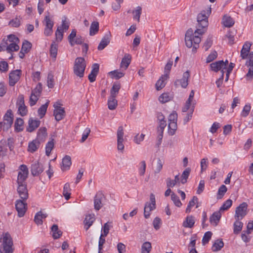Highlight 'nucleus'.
<instances>
[{"mask_svg":"<svg viewBox=\"0 0 253 253\" xmlns=\"http://www.w3.org/2000/svg\"><path fill=\"white\" fill-rule=\"evenodd\" d=\"M211 13V8L209 7L207 10H203L197 16L198 28L193 32L192 29H188L185 37V44L188 48L193 46L192 51L195 52L199 47V44L201 42V38L199 35L204 34L208 26V16Z\"/></svg>","mask_w":253,"mask_h":253,"instance_id":"nucleus-1","label":"nucleus"},{"mask_svg":"<svg viewBox=\"0 0 253 253\" xmlns=\"http://www.w3.org/2000/svg\"><path fill=\"white\" fill-rule=\"evenodd\" d=\"M19 42V40L17 37L14 35H9L5 42V50L8 53L18 51L19 49V46L18 45Z\"/></svg>","mask_w":253,"mask_h":253,"instance_id":"nucleus-2","label":"nucleus"},{"mask_svg":"<svg viewBox=\"0 0 253 253\" xmlns=\"http://www.w3.org/2000/svg\"><path fill=\"white\" fill-rule=\"evenodd\" d=\"M85 67L86 62L84 59L81 57H77L75 59L73 67L74 73L78 77L82 78L84 76Z\"/></svg>","mask_w":253,"mask_h":253,"instance_id":"nucleus-3","label":"nucleus"},{"mask_svg":"<svg viewBox=\"0 0 253 253\" xmlns=\"http://www.w3.org/2000/svg\"><path fill=\"white\" fill-rule=\"evenodd\" d=\"M1 240L2 250L1 253H13V241L10 235L8 233L3 234Z\"/></svg>","mask_w":253,"mask_h":253,"instance_id":"nucleus-4","label":"nucleus"},{"mask_svg":"<svg viewBox=\"0 0 253 253\" xmlns=\"http://www.w3.org/2000/svg\"><path fill=\"white\" fill-rule=\"evenodd\" d=\"M150 203L146 202L144 209V215L145 218L150 216V212L156 208V200L155 195L151 193L150 195Z\"/></svg>","mask_w":253,"mask_h":253,"instance_id":"nucleus-5","label":"nucleus"},{"mask_svg":"<svg viewBox=\"0 0 253 253\" xmlns=\"http://www.w3.org/2000/svg\"><path fill=\"white\" fill-rule=\"evenodd\" d=\"M177 114L175 112H173L169 117V133L172 135L174 134L177 128Z\"/></svg>","mask_w":253,"mask_h":253,"instance_id":"nucleus-6","label":"nucleus"},{"mask_svg":"<svg viewBox=\"0 0 253 253\" xmlns=\"http://www.w3.org/2000/svg\"><path fill=\"white\" fill-rule=\"evenodd\" d=\"M248 205L243 202L237 207L235 210V218L237 219H242L247 214Z\"/></svg>","mask_w":253,"mask_h":253,"instance_id":"nucleus-7","label":"nucleus"},{"mask_svg":"<svg viewBox=\"0 0 253 253\" xmlns=\"http://www.w3.org/2000/svg\"><path fill=\"white\" fill-rule=\"evenodd\" d=\"M21 75V70H15L10 72L9 74V84L11 86H14L19 80Z\"/></svg>","mask_w":253,"mask_h":253,"instance_id":"nucleus-8","label":"nucleus"},{"mask_svg":"<svg viewBox=\"0 0 253 253\" xmlns=\"http://www.w3.org/2000/svg\"><path fill=\"white\" fill-rule=\"evenodd\" d=\"M44 22L45 26L44 30V34L46 36L51 35L53 33V21L50 19L49 16L46 15L45 16Z\"/></svg>","mask_w":253,"mask_h":253,"instance_id":"nucleus-9","label":"nucleus"},{"mask_svg":"<svg viewBox=\"0 0 253 253\" xmlns=\"http://www.w3.org/2000/svg\"><path fill=\"white\" fill-rule=\"evenodd\" d=\"M190 76V72L189 71H186L183 73L181 79L176 80L175 81V86L176 87H178L180 85L182 87L186 88L188 84Z\"/></svg>","mask_w":253,"mask_h":253,"instance_id":"nucleus-10","label":"nucleus"},{"mask_svg":"<svg viewBox=\"0 0 253 253\" xmlns=\"http://www.w3.org/2000/svg\"><path fill=\"white\" fill-rule=\"evenodd\" d=\"M26 200H18L15 203V208L18 212V215L19 217H22L24 215L27 210V204L25 202Z\"/></svg>","mask_w":253,"mask_h":253,"instance_id":"nucleus-11","label":"nucleus"},{"mask_svg":"<svg viewBox=\"0 0 253 253\" xmlns=\"http://www.w3.org/2000/svg\"><path fill=\"white\" fill-rule=\"evenodd\" d=\"M2 123L4 130H7L11 127L13 123L12 113L11 110L7 111L4 116V122Z\"/></svg>","mask_w":253,"mask_h":253,"instance_id":"nucleus-12","label":"nucleus"},{"mask_svg":"<svg viewBox=\"0 0 253 253\" xmlns=\"http://www.w3.org/2000/svg\"><path fill=\"white\" fill-rule=\"evenodd\" d=\"M105 198L104 195L102 192L99 191L95 195L94 198V207L96 211H99L102 207V201Z\"/></svg>","mask_w":253,"mask_h":253,"instance_id":"nucleus-13","label":"nucleus"},{"mask_svg":"<svg viewBox=\"0 0 253 253\" xmlns=\"http://www.w3.org/2000/svg\"><path fill=\"white\" fill-rule=\"evenodd\" d=\"M124 130L123 127L120 126L117 130V148L119 151H123L124 149Z\"/></svg>","mask_w":253,"mask_h":253,"instance_id":"nucleus-14","label":"nucleus"},{"mask_svg":"<svg viewBox=\"0 0 253 253\" xmlns=\"http://www.w3.org/2000/svg\"><path fill=\"white\" fill-rule=\"evenodd\" d=\"M40 121L32 118H30L28 121V126L26 128L27 131L29 132L34 131L40 126Z\"/></svg>","mask_w":253,"mask_h":253,"instance_id":"nucleus-15","label":"nucleus"},{"mask_svg":"<svg viewBox=\"0 0 253 253\" xmlns=\"http://www.w3.org/2000/svg\"><path fill=\"white\" fill-rule=\"evenodd\" d=\"M225 66L223 60L216 61L210 64L211 70L216 72L218 71H221V74L223 72L224 73V70L225 69Z\"/></svg>","mask_w":253,"mask_h":253,"instance_id":"nucleus-16","label":"nucleus"},{"mask_svg":"<svg viewBox=\"0 0 253 253\" xmlns=\"http://www.w3.org/2000/svg\"><path fill=\"white\" fill-rule=\"evenodd\" d=\"M17 192L20 198L23 200H26L28 198V192L27 188V185H18Z\"/></svg>","mask_w":253,"mask_h":253,"instance_id":"nucleus-17","label":"nucleus"},{"mask_svg":"<svg viewBox=\"0 0 253 253\" xmlns=\"http://www.w3.org/2000/svg\"><path fill=\"white\" fill-rule=\"evenodd\" d=\"M131 56L130 54L126 53L122 58L121 64V69L126 70L131 62Z\"/></svg>","mask_w":253,"mask_h":253,"instance_id":"nucleus-18","label":"nucleus"},{"mask_svg":"<svg viewBox=\"0 0 253 253\" xmlns=\"http://www.w3.org/2000/svg\"><path fill=\"white\" fill-rule=\"evenodd\" d=\"M99 66L97 63L93 64L91 73L88 75V80L90 82H93L95 81L97 75L99 72Z\"/></svg>","mask_w":253,"mask_h":253,"instance_id":"nucleus-19","label":"nucleus"},{"mask_svg":"<svg viewBox=\"0 0 253 253\" xmlns=\"http://www.w3.org/2000/svg\"><path fill=\"white\" fill-rule=\"evenodd\" d=\"M251 45V43L248 42H246L243 45L241 51V56L243 59H245L249 56Z\"/></svg>","mask_w":253,"mask_h":253,"instance_id":"nucleus-20","label":"nucleus"},{"mask_svg":"<svg viewBox=\"0 0 253 253\" xmlns=\"http://www.w3.org/2000/svg\"><path fill=\"white\" fill-rule=\"evenodd\" d=\"M41 142L38 139L33 140L32 141L29 143L28 151L30 153H34L36 152L40 147Z\"/></svg>","mask_w":253,"mask_h":253,"instance_id":"nucleus-21","label":"nucleus"},{"mask_svg":"<svg viewBox=\"0 0 253 253\" xmlns=\"http://www.w3.org/2000/svg\"><path fill=\"white\" fill-rule=\"evenodd\" d=\"M32 174H40L43 171V166L38 162L34 163L31 168Z\"/></svg>","mask_w":253,"mask_h":253,"instance_id":"nucleus-22","label":"nucleus"},{"mask_svg":"<svg viewBox=\"0 0 253 253\" xmlns=\"http://www.w3.org/2000/svg\"><path fill=\"white\" fill-rule=\"evenodd\" d=\"M72 164L71 158L70 156L66 155L62 159V165L61 168L64 172L68 169Z\"/></svg>","mask_w":253,"mask_h":253,"instance_id":"nucleus-23","label":"nucleus"},{"mask_svg":"<svg viewBox=\"0 0 253 253\" xmlns=\"http://www.w3.org/2000/svg\"><path fill=\"white\" fill-rule=\"evenodd\" d=\"M168 77V73L164 74L159 80L157 82L156 84V88L158 90H161L162 89L165 85V81L167 80Z\"/></svg>","mask_w":253,"mask_h":253,"instance_id":"nucleus-24","label":"nucleus"},{"mask_svg":"<svg viewBox=\"0 0 253 253\" xmlns=\"http://www.w3.org/2000/svg\"><path fill=\"white\" fill-rule=\"evenodd\" d=\"M221 214L219 211H216L213 213L210 218V221L211 224L214 226H216L218 222L220 220Z\"/></svg>","mask_w":253,"mask_h":253,"instance_id":"nucleus-25","label":"nucleus"},{"mask_svg":"<svg viewBox=\"0 0 253 253\" xmlns=\"http://www.w3.org/2000/svg\"><path fill=\"white\" fill-rule=\"evenodd\" d=\"M94 220L95 217L93 214H88L86 216L84 221V228L86 230H87L89 229V228L92 225Z\"/></svg>","mask_w":253,"mask_h":253,"instance_id":"nucleus-26","label":"nucleus"},{"mask_svg":"<svg viewBox=\"0 0 253 253\" xmlns=\"http://www.w3.org/2000/svg\"><path fill=\"white\" fill-rule=\"evenodd\" d=\"M47 215L46 213H43L42 211H40L38 212L34 218V221L37 225H42L43 223L42 219L45 218Z\"/></svg>","mask_w":253,"mask_h":253,"instance_id":"nucleus-27","label":"nucleus"},{"mask_svg":"<svg viewBox=\"0 0 253 253\" xmlns=\"http://www.w3.org/2000/svg\"><path fill=\"white\" fill-rule=\"evenodd\" d=\"M222 23L225 27L230 28L234 24V21L231 16L224 15Z\"/></svg>","mask_w":253,"mask_h":253,"instance_id":"nucleus-28","label":"nucleus"},{"mask_svg":"<svg viewBox=\"0 0 253 253\" xmlns=\"http://www.w3.org/2000/svg\"><path fill=\"white\" fill-rule=\"evenodd\" d=\"M53 115L57 121H59L62 120L65 116V111L64 109L54 110Z\"/></svg>","mask_w":253,"mask_h":253,"instance_id":"nucleus-29","label":"nucleus"},{"mask_svg":"<svg viewBox=\"0 0 253 253\" xmlns=\"http://www.w3.org/2000/svg\"><path fill=\"white\" fill-rule=\"evenodd\" d=\"M110 41L109 36L108 35H106L102 39L98 46L97 49L99 50L103 49L109 43Z\"/></svg>","mask_w":253,"mask_h":253,"instance_id":"nucleus-30","label":"nucleus"},{"mask_svg":"<svg viewBox=\"0 0 253 253\" xmlns=\"http://www.w3.org/2000/svg\"><path fill=\"white\" fill-rule=\"evenodd\" d=\"M125 70L121 69V71L118 70H115L112 71H111L109 73V74L111 76L112 78H115L117 80L125 76V73L124 72Z\"/></svg>","mask_w":253,"mask_h":253,"instance_id":"nucleus-31","label":"nucleus"},{"mask_svg":"<svg viewBox=\"0 0 253 253\" xmlns=\"http://www.w3.org/2000/svg\"><path fill=\"white\" fill-rule=\"evenodd\" d=\"M51 232H52V236L54 239H57L62 235V232L58 229V226L54 224L51 227Z\"/></svg>","mask_w":253,"mask_h":253,"instance_id":"nucleus-32","label":"nucleus"},{"mask_svg":"<svg viewBox=\"0 0 253 253\" xmlns=\"http://www.w3.org/2000/svg\"><path fill=\"white\" fill-rule=\"evenodd\" d=\"M49 103V101H47L44 104L42 105L38 109V113L40 118H42L45 115Z\"/></svg>","mask_w":253,"mask_h":253,"instance_id":"nucleus-33","label":"nucleus"},{"mask_svg":"<svg viewBox=\"0 0 253 253\" xmlns=\"http://www.w3.org/2000/svg\"><path fill=\"white\" fill-rule=\"evenodd\" d=\"M99 30V23L97 21L93 22L90 26L89 30V35L91 36L95 35Z\"/></svg>","mask_w":253,"mask_h":253,"instance_id":"nucleus-34","label":"nucleus"},{"mask_svg":"<svg viewBox=\"0 0 253 253\" xmlns=\"http://www.w3.org/2000/svg\"><path fill=\"white\" fill-rule=\"evenodd\" d=\"M240 219H236V221L234 223V233L238 234L242 230L243 223L240 221Z\"/></svg>","mask_w":253,"mask_h":253,"instance_id":"nucleus-35","label":"nucleus"},{"mask_svg":"<svg viewBox=\"0 0 253 253\" xmlns=\"http://www.w3.org/2000/svg\"><path fill=\"white\" fill-rule=\"evenodd\" d=\"M116 97H113L110 96L108 100V106L110 110H113L116 109L117 106V100L115 98Z\"/></svg>","mask_w":253,"mask_h":253,"instance_id":"nucleus-36","label":"nucleus"},{"mask_svg":"<svg viewBox=\"0 0 253 253\" xmlns=\"http://www.w3.org/2000/svg\"><path fill=\"white\" fill-rule=\"evenodd\" d=\"M224 243L221 240H217L212 245V250L213 252H217L223 247Z\"/></svg>","mask_w":253,"mask_h":253,"instance_id":"nucleus-37","label":"nucleus"},{"mask_svg":"<svg viewBox=\"0 0 253 253\" xmlns=\"http://www.w3.org/2000/svg\"><path fill=\"white\" fill-rule=\"evenodd\" d=\"M195 223L194 218L192 216H187L186 221L183 223V226L185 227L191 228Z\"/></svg>","mask_w":253,"mask_h":253,"instance_id":"nucleus-38","label":"nucleus"},{"mask_svg":"<svg viewBox=\"0 0 253 253\" xmlns=\"http://www.w3.org/2000/svg\"><path fill=\"white\" fill-rule=\"evenodd\" d=\"M24 121L21 118H17L15 122V129L17 132L21 131L23 130V126Z\"/></svg>","mask_w":253,"mask_h":253,"instance_id":"nucleus-39","label":"nucleus"},{"mask_svg":"<svg viewBox=\"0 0 253 253\" xmlns=\"http://www.w3.org/2000/svg\"><path fill=\"white\" fill-rule=\"evenodd\" d=\"M152 249L151 244L149 242H144L141 246V253H150Z\"/></svg>","mask_w":253,"mask_h":253,"instance_id":"nucleus-40","label":"nucleus"},{"mask_svg":"<svg viewBox=\"0 0 253 253\" xmlns=\"http://www.w3.org/2000/svg\"><path fill=\"white\" fill-rule=\"evenodd\" d=\"M71 188L70 187V185L69 183H67L64 185L63 188V194L65 197L66 200H68L70 198V193Z\"/></svg>","mask_w":253,"mask_h":253,"instance_id":"nucleus-41","label":"nucleus"},{"mask_svg":"<svg viewBox=\"0 0 253 253\" xmlns=\"http://www.w3.org/2000/svg\"><path fill=\"white\" fill-rule=\"evenodd\" d=\"M120 89V84H114L110 90V96L113 97H116Z\"/></svg>","mask_w":253,"mask_h":253,"instance_id":"nucleus-42","label":"nucleus"},{"mask_svg":"<svg viewBox=\"0 0 253 253\" xmlns=\"http://www.w3.org/2000/svg\"><path fill=\"white\" fill-rule=\"evenodd\" d=\"M132 13L133 14V18L135 20H137L138 22H139L140 21V15L142 13V8L140 6H138L136 7V8L135 10H134L132 11Z\"/></svg>","mask_w":253,"mask_h":253,"instance_id":"nucleus-43","label":"nucleus"},{"mask_svg":"<svg viewBox=\"0 0 253 253\" xmlns=\"http://www.w3.org/2000/svg\"><path fill=\"white\" fill-rule=\"evenodd\" d=\"M57 54V45L55 43V42H53L50 48V56L55 60Z\"/></svg>","mask_w":253,"mask_h":253,"instance_id":"nucleus-44","label":"nucleus"},{"mask_svg":"<svg viewBox=\"0 0 253 253\" xmlns=\"http://www.w3.org/2000/svg\"><path fill=\"white\" fill-rule=\"evenodd\" d=\"M47 136L46 128L45 127H41L38 132V140H43L44 138Z\"/></svg>","mask_w":253,"mask_h":253,"instance_id":"nucleus-45","label":"nucleus"},{"mask_svg":"<svg viewBox=\"0 0 253 253\" xmlns=\"http://www.w3.org/2000/svg\"><path fill=\"white\" fill-rule=\"evenodd\" d=\"M198 199L196 196H194L189 202L186 209V212L189 213L191 211V209L193 207L196 203H198Z\"/></svg>","mask_w":253,"mask_h":253,"instance_id":"nucleus-46","label":"nucleus"},{"mask_svg":"<svg viewBox=\"0 0 253 253\" xmlns=\"http://www.w3.org/2000/svg\"><path fill=\"white\" fill-rule=\"evenodd\" d=\"M54 147V142L53 139H52L51 141L48 142V143L46 145L45 147V153L47 156H49L50 154L51 151L53 149Z\"/></svg>","mask_w":253,"mask_h":253,"instance_id":"nucleus-47","label":"nucleus"},{"mask_svg":"<svg viewBox=\"0 0 253 253\" xmlns=\"http://www.w3.org/2000/svg\"><path fill=\"white\" fill-rule=\"evenodd\" d=\"M189 175H176L175 177H177L178 180L177 185H179L180 183L184 184L186 183Z\"/></svg>","mask_w":253,"mask_h":253,"instance_id":"nucleus-48","label":"nucleus"},{"mask_svg":"<svg viewBox=\"0 0 253 253\" xmlns=\"http://www.w3.org/2000/svg\"><path fill=\"white\" fill-rule=\"evenodd\" d=\"M32 47V44L27 41H25L22 44L21 49L22 51L28 53Z\"/></svg>","mask_w":253,"mask_h":253,"instance_id":"nucleus-49","label":"nucleus"},{"mask_svg":"<svg viewBox=\"0 0 253 253\" xmlns=\"http://www.w3.org/2000/svg\"><path fill=\"white\" fill-rule=\"evenodd\" d=\"M42 90V84L41 83H39L36 87L32 90L31 93H33L38 96H41Z\"/></svg>","mask_w":253,"mask_h":253,"instance_id":"nucleus-50","label":"nucleus"},{"mask_svg":"<svg viewBox=\"0 0 253 253\" xmlns=\"http://www.w3.org/2000/svg\"><path fill=\"white\" fill-rule=\"evenodd\" d=\"M27 178V175H18L17 183L18 185H27L26 180Z\"/></svg>","mask_w":253,"mask_h":253,"instance_id":"nucleus-51","label":"nucleus"},{"mask_svg":"<svg viewBox=\"0 0 253 253\" xmlns=\"http://www.w3.org/2000/svg\"><path fill=\"white\" fill-rule=\"evenodd\" d=\"M171 199L176 206L178 207L181 206L182 203L180 202L179 197L175 194L173 193L171 194Z\"/></svg>","mask_w":253,"mask_h":253,"instance_id":"nucleus-52","label":"nucleus"},{"mask_svg":"<svg viewBox=\"0 0 253 253\" xmlns=\"http://www.w3.org/2000/svg\"><path fill=\"white\" fill-rule=\"evenodd\" d=\"M232 204V201L230 199L226 200L220 207L219 211H224L228 209Z\"/></svg>","mask_w":253,"mask_h":253,"instance_id":"nucleus-53","label":"nucleus"},{"mask_svg":"<svg viewBox=\"0 0 253 253\" xmlns=\"http://www.w3.org/2000/svg\"><path fill=\"white\" fill-rule=\"evenodd\" d=\"M76 30L74 29L68 37L69 42L72 46L74 45V40L76 37Z\"/></svg>","mask_w":253,"mask_h":253,"instance_id":"nucleus-54","label":"nucleus"},{"mask_svg":"<svg viewBox=\"0 0 253 253\" xmlns=\"http://www.w3.org/2000/svg\"><path fill=\"white\" fill-rule=\"evenodd\" d=\"M170 100V97L169 94L167 93H164L161 94L159 98V100L161 103H164L169 101Z\"/></svg>","mask_w":253,"mask_h":253,"instance_id":"nucleus-55","label":"nucleus"},{"mask_svg":"<svg viewBox=\"0 0 253 253\" xmlns=\"http://www.w3.org/2000/svg\"><path fill=\"white\" fill-rule=\"evenodd\" d=\"M212 233L210 231L206 232L202 239V243L203 245L207 244L211 239Z\"/></svg>","mask_w":253,"mask_h":253,"instance_id":"nucleus-56","label":"nucleus"},{"mask_svg":"<svg viewBox=\"0 0 253 253\" xmlns=\"http://www.w3.org/2000/svg\"><path fill=\"white\" fill-rule=\"evenodd\" d=\"M227 190V187L224 185H222L218 190V198L221 199Z\"/></svg>","mask_w":253,"mask_h":253,"instance_id":"nucleus-57","label":"nucleus"},{"mask_svg":"<svg viewBox=\"0 0 253 253\" xmlns=\"http://www.w3.org/2000/svg\"><path fill=\"white\" fill-rule=\"evenodd\" d=\"M39 97L40 96L31 93L29 100L30 106H33L35 105L39 100Z\"/></svg>","mask_w":253,"mask_h":253,"instance_id":"nucleus-58","label":"nucleus"},{"mask_svg":"<svg viewBox=\"0 0 253 253\" xmlns=\"http://www.w3.org/2000/svg\"><path fill=\"white\" fill-rule=\"evenodd\" d=\"M47 84V86L49 88H51L54 87L53 75L51 73H49L48 74Z\"/></svg>","mask_w":253,"mask_h":253,"instance_id":"nucleus-59","label":"nucleus"},{"mask_svg":"<svg viewBox=\"0 0 253 253\" xmlns=\"http://www.w3.org/2000/svg\"><path fill=\"white\" fill-rule=\"evenodd\" d=\"M178 180L177 177H175L174 180H171L169 178L167 180V186L168 188L173 187L175 185H177V182Z\"/></svg>","mask_w":253,"mask_h":253,"instance_id":"nucleus-60","label":"nucleus"},{"mask_svg":"<svg viewBox=\"0 0 253 253\" xmlns=\"http://www.w3.org/2000/svg\"><path fill=\"white\" fill-rule=\"evenodd\" d=\"M63 31H62L61 27L57 28V29L55 32L56 39L57 41H61L63 36Z\"/></svg>","mask_w":253,"mask_h":253,"instance_id":"nucleus-61","label":"nucleus"},{"mask_svg":"<svg viewBox=\"0 0 253 253\" xmlns=\"http://www.w3.org/2000/svg\"><path fill=\"white\" fill-rule=\"evenodd\" d=\"M21 21L20 19L16 17L15 19L10 20L9 22V25L13 27H18L20 25Z\"/></svg>","mask_w":253,"mask_h":253,"instance_id":"nucleus-62","label":"nucleus"},{"mask_svg":"<svg viewBox=\"0 0 253 253\" xmlns=\"http://www.w3.org/2000/svg\"><path fill=\"white\" fill-rule=\"evenodd\" d=\"M163 167V163L160 159L158 160L157 163L154 165L153 169L155 173H159Z\"/></svg>","mask_w":253,"mask_h":253,"instance_id":"nucleus-63","label":"nucleus"},{"mask_svg":"<svg viewBox=\"0 0 253 253\" xmlns=\"http://www.w3.org/2000/svg\"><path fill=\"white\" fill-rule=\"evenodd\" d=\"M18 106V112L22 116H25L27 113V109L25 105H19Z\"/></svg>","mask_w":253,"mask_h":253,"instance_id":"nucleus-64","label":"nucleus"}]
</instances>
